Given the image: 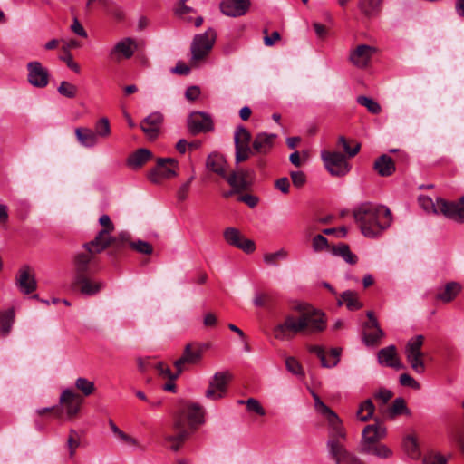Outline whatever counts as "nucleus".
Listing matches in <instances>:
<instances>
[{
	"instance_id": "10",
	"label": "nucleus",
	"mask_w": 464,
	"mask_h": 464,
	"mask_svg": "<svg viewBox=\"0 0 464 464\" xmlns=\"http://www.w3.org/2000/svg\"><path fill=\"white\" fill-rule=\"evenodd\" d=\"M321 158L324 167L333 176H344L350 170V166L343 154L337 151L322 150Z\"/></svg>"
},
{
	"instance_id": "42",
	"label": "nucleus",
	"mask_w": 464,
	"mask_h": 464,
	"mask_svg": "<svg viewBox=\"0 0 464 464\" xmlns=\"http://www.w3.org/2000/svg\"><path fill=\"white\" fill-rule=\"evenodd\" d=\"M333 253L343 257V260L350 265H354L357 262V256L351 252L349 246L345 244H341L334 247Z\"/></svg>"
},
{
	"instance_id": "3",
	"label": "nucleus",
	"mask_w": 464,
	"mask_h": 464,
	"mask_svg": "<svg viewBox=\"0 0 464 464\" xmlns=\"http://www.w3.org/2000/svg\"><path fill=\"white\" fill-rule=\"evenodd\" d=\"M298 310L300 311L299 316L288 315L283 324L275 328L274 335L276 339H288L290 334H313L324 329L325 322L323 314H318L307 305H299Z\"/></svg>"
},
{
	"instance_id": "52",
	"label": "nucleus",
	"mask_w": 464,
	"mask_h": 464,
	"mask_svg": "<svg viewBox=\"0 0 464 464\" xmlns=\"http://www.w3.org/2000/svg\"><path fill=\"white\" fill-rule=\"evenodd\" d=\"M156 369L160 375L169 378L170 381L177 379L181 373L178 371L176 372H172L171 370L163 362H158L156 364Z\"/></svg>"
},
{
	"instance_id": "51",
	"label": "nucleus",
	"mask_w": 464,
	"mask_h": 464,
	"mask_svg": "<svg viewBox=\"0 0 464 464\" xmlns=\"http://www.w3.org/2000/svg\"><path fill=\"white\" fill-rule=\"evenodd\" d=\"M130 245L131 248L141 254L150 255L153 251L152 246L146 241L138 240L135 242H130Z\"/></svg>"
},
{
	"instance_id": "56",
	"label": "nucleus",
	"mask_w": 464,
	"mask_h": 464,
	"mask_svg": "<svg viewBox=\"0 0 464 464\" xmlns=\"http://www.w3.org/2000/svg\"><path fill=\"white\" fill-rule=\"evenodd\" d=\"M194 177L192 176L179 188L177 197L179 201H183L188 198L190 185Z\"/></svg>"
},
{
	"instance_id": "35",
	"label": "nucleus",
	"mask_w": 464,
	"mask_h": 464,
	"mask_svg": "<svg viewBox=\"0 0 464 464\" xmlns=\"http://www.w3.org/2000/svg\"><path fill=\"white\" fill-rule=\"evenodd\" d=\"M327 448L329 450L330 456L335 459L337 463L342 462V459L348 451L345 447L340 442V440L334 439V440H328L327 441Z\"/></svg>"
},
{
	"instance_id": "25",
	"label": "nucleus",
	"mask_w": 464,
	"mask_h": 464,
	"mask_svg": "<svg viewBox=\"0 0 464 464\" xmlns=\"http://www.w3.org/2000/svg\"><path fill=\"white\" fill-rule=\"evenodd\" d=\"M227 391V377L224 373H216L210 382L206 397L211 400L222 398Z\"/></svg>"
},
{
	"instance_id": "29",
	"label": "nucleus",
	"mask_w": 464,
	"mask_h": 464,
	"mask_svg": "<svg viewBox=\"0 0 464 464\" xmlns=\"http://www.w3.org/2000/svg\"><path fill=\"white\" fill-rule=\"evenodd\" d=\"M384 336L383 331L380 325L370 326L363 325L362 339L366 345L374 346L380 343V340Z\"/></svg>"
},
{
	"instance_id": "58",
	"label": "nucleus",
	"mask_w": 464,
	"mask_h": 464,
	"mask_svg": "<svg viewBox=\"0 0 464 464\" xmlns=\"http://www.w3.org/2000/svg\"><path fill=\"white\" fill-rule=\"evenodd\" d=\"M293 184L297 187H303L306 182V176L303 171H291L290 173Z\"/></svg>"
},
{
	"instance_id": "43",
	"label": "nucleus",
	"mask_w": 464,
	"mask_h": 464,
	"mask_svg": "<svg viewBox=\"0 0 464 464\" xmlns=\"http://www.w3.org/2000/svg\"><path fill=\"white\" fill-rule=\"evenodd\" d=\"M411 414L409 409L407 408L406 406V402L405 401L399 397V398H396L393 401H392V406L390 407L389 409V414L393 417V416H396V415H401V414Z\"/></svg>"
},
{
	"instance_id": "47",
	"label": "nucleus",
	"mask_w": 464,
	"mask_h": 464,
	"mask_svg": "<svg viewBox=\"0 0 464 464\" xmlns=\"http://www.w3.org/2000/svg\"><path fill=\"white\" fill-rule=\"evenodd\" d=\"M75 387L81 391L84 396H89L94 392V383L83 377L76 379Z\"/></svg>"
},
{
	"instance_id": "12",
	"label": "nucleus",
	"mask_w": 464,
	"mask_h": 464,
	"mask_svg": "<svg viewBox=\"0 0 464 464\" xmlns=\"http://www.w3.org/2000/svg\"><path fill=\"white\" fill-rule=\"evenodd\" d=\"M205 347L203 345L195 343H188L185 346L182 356L176 360L174 366L179 372H182L187 369L188 365L198 364L201 359Z\"/></svg>"
},
{
	"instance_id": "30",
	"label": "nucleus",
	"mask_w": 464,
	"mask_h": 464,
	"mask_svg": "<svg viewBox=\"0 0 464 464\" xmlns=\"http://www.w3.org/2000/svg\"><path fill=\"white\" fill-rule=\"evenodd\" d=\"M460 290L461 285L459 283L450 282L437 293L436 298L443 303H450L455 299Z\"/></svg>"
},
{
	"instance_id": "2",
	"label": "nucleus",
	"mask_w": 464,
	"mask_h": 464,
	"mask_svg": "<svg viewBox=\"0 0 464 464\" xmlns=\"http://www.w3.org/2000/svg\"><path fill=\"white\" fill-rule=\"evenodd\" d=\"M204 422V410L195 402H184L180 405L175 416L172 432L164 434L165 441L169 444V450L178 451L188 436L186 423L195 428Z\"/></svg>"
},
{
	"instance_id": "38",
	"label": "nucleus",
	"mask_w": 464,
	"mask_h": 464,
	"mask_svg": "<svg viewBox=\"0 0 464 464\" xmlns=\"http://www.w3.org/2000/svg\"><path fill=\"white\" fill-rule=\"evenodd\" d=\"M234 246L242 249L246 254L252 253L256 249L253 240L244 238L237 229L234 228Z\"/></svg>"
},
{
	"instance_id": "44",
	"label": "nucleus",
	"mask_w": 464,
	"mask_h": 464,
	"mask_svg": "<svg viewBox=\"0 0 464 464\" xmlns=\"http://www.w3.org/2000/svg\"><path fill=\"white\" fill-rule=\"evenodd\" d=\"M357 102L366 107L367 110L372 114H379L382 111L380 104L370 97L359 96L357 97Z\"/></svg>"
},
{
	"instance_id": "36",
	"label": "nucleus",
	"mask_w": 464,
	"mask_h": 464,
	"mask_svg": "<svg viewBox=\"0 0 464 464\" xmlns=\"http://www.w3.org/2000/svg\"><path fill=\"white\" fill-rule=\"evenodd\" d=\"M328 422L331 426L330 440H345L346 434L343 430V427L342 426V422L339 417L336 414H332V419H330Z\"/></svg>"
},
{
	"instance_id": "24",
	"label": "nucleus",
	"mask_w": 464,
	"mask_h": 464,
	"mask_svg": "<svg viewBox=\"0 0 464 464\" xmlns=\"http://www.w3.org/2000/svg\"><path fill=\"white\" fill-rule=\"evenodd\" d=\"M277 135L273 133H257L253 140V154H266L274 147Z\"/></svg>"
},
{
	"instance_id": "8",
	"label": "nucleus",
	"mask_w": 464,
	"mask_h": 464,
	"mask_svg": "<svg viewBox=\"0 0 464 464\" xmlns=\"http://www.w3.org/2000/svg\"><path fill=\"white\" fill-rule=\"evenodd\" d=\"M424 343V337L421 334L411 338L405 348V354L411 367L417 373H422L425 371V364L423 362L424 353L421 347Z\"/></svg>"
},
{
	"instance_id": "50",
	"label": "nucleus",
	"mask_w": 464,
	"mask_h": 464,
	"mask_svg": "<svg viewBox=\"0 0 464 464\" xmlns=\"http://www.w3.org/2000/svg\"><path fill=\"white\" fill-rule=\"evenodd\" d=\"M236 199L239 202L245 203L251 208H254L259 201V198L256 196L250 193H238L237 194Z\"/></svg>"
},
{
	"instance_id": "18",
	"label": "nucleus",
	"mask_w": 464,
	"mask_h": 464,
	"mask_svg": "<svg viewBox=\"0 0 464 464\" xmlns=\"http://www.w3.org/2000/svg\"><path fill=\"white\" fill-rule=\"evenodd\" d=\"M137 45L132 38L127 37L118 42L110 52V57L120 61L122 57L130 59L135 53Z\"/></svg>"
},
{
	"instance_id": "54",
	"label": "nucleus",
	"mask_w": 464,
	"mask_h": 464,
	"mask_svg": "<svg viewBox=\"0 0 464 464\" xmlns=\"http://www.w3.org/2000/svg\"><path fill=\"white\" fill-rule=\"evenodd\" d=\"M246 408L249 411H253L257 413L258 415L264 416L266 414L265 409L262 407V405L259 403L258 401H256L254 398H249L246 401Z\"/></svg>"
},
{
	"instance_id": "19",
	"label": "nucleus",
	"mask_w": 464,
	"mask_h": 464,
	"mask_svg": "<svg viewBox=\"0 0 464 464\" xmlns=\"http://www.w3.org/2000/svg\"><path fill=\"white\" fill-rule=\"evenodd\" d=\"M309 352L316 354V356L320 359L321 364L324 368H333L335 367L340 362L341 349L340 348H332L330 350L329 357L330 360L327 359V355L323 347L318 345H312L309 347Z\"/></svg>"
},
{
	"instance_id": "6",
	"label": "nucleus",
	"mask_w": 464,
	"mask_h": 464,
	"mask_svg": "<svg viewBox=\"0 0 464 464\" xmlns=\"http://www.w3.org/2000/svg\"><path fill=\"white\" fill-rule=\"evenodd\" d=\"M216 37V32L212 28L194 36L190 46L191 66L197 67L205 62L214 46Z\"/></svg>"
},
{
	"instance_id": "45",
	"label": "nucleus",
	"mask_w": 464,
	"mask_h": 464,
	"mask_svg": "<svg viewBox=\"0 0 464 464\" xmlns=\"http://www.w3.org/2000/svg\"><path fill=\"white\" fill-rule=\"evenodd\" d=\"M285 367L288 372L296 375L298 377H304V372L303 370L302 365L295 357H286L285 358Z\"/></svg>"
},
{
	"instance_id": "46",
	"label": "nucleus",
	"mask_w": 464,
	"mask_h": 464,
	"mask_svg": "<svg viewBox=\"0 0 464 464\" xmlns=\"http://www.w3.org/2000/svg\"><path fill=\"white\" fill-rule=\"evenodd\" d=\"M94 133L97 134V139L107 138L111 134L110 122L107 118H102L95 124Z\"/></svg>"
},
{
	"instance_id": "28",
	"label": "nucleus",
	"mask_w": 464,
	"mask_h": 464,
	"mask_svg": "<svg viewBox=\"0 0 464 464\" xmlns=\"http://www.w3.org/2000/svg\"><path fill=\"white\" fill-rule=\"evenodd\" d=\"M75 136L78 142L86 148H92L98 144L97 134L89 128H76Z\"/></svg>"
},
{
	"instance_id": "62",
	"label": "nucleus",
	"mask_w": 464,
	"mask_h": 464,
	"mask_svg": "<svg viewBox=\"0 0 464 464\" xmlns=\"http://www.w3.org/2000/svg\"><path fill=\"white\" fill-rule=\"evenodd\" d=\"M201 93V90L198 85L189 86L185 92V97L188 101H196Z\"/></svg>"
},
{
	"instance_id": "11",
	"label": "nucleus",
	"mask_w": 464,
	"mask_h": 464,
	"mask_svg": "<svg viewBox=\"0 0 464 464\" xmlns=\"http://www.w3.org/2000/svg\"><path fill=\"white\" fill-rule=\"evenodd\" d=\"M251 140L250 131L242 125L237 126L234 132L236 160L237 162L245 161L253 155V146H250Z\"/></svg>"
},
{
	"instance_id": "53",
	"label": "nucleus",
	"mask_w": 464,
	"mask_h": 464,
	"mask_svg": "<svg viewBox=\"0 0 464 464\" xmlns=\"http://www.w3.org/2000/svg\"><path fill=\"white\" fill-rule=\"evenodd\" d=\"M286 257V252L283 249L278 250L275 253H267L264 256V261L267 265L276 266L277 259H285Z\"/></svg>"
},
{
	"instance_id": "1",
	"label": "nucleus",
	"mask_w": 464,
	"mask_h": 464,
	"mask_svg": "<svg viewBox=\"0 0 464 464\" xmlns=\"http://www.w3.org/2000/svg\"><path fill=\"white\" fill-rule=\"evenodd\" d=\"M353 216L362 235L369 238L380 236L392 224L390 209L372 202L358 205Z\"/></svg>"
},
{
	"instance_id": "15",
	"label": "nucleus",
	"mask_w": 464,
	"mask_h": 464,
	"mask_svg": "<svg viewBox=\"0 0 464 464\" xmlns=\"http://www.w3.org/2000/svg\"><path fill=\"white\" fill-rule=\"evenodd\" d=\"M188 126L192 134H198L213 130V121L208 113L194 111L188 119Z\"/></svg>"
},
{
	"instance_id": "21",
	"label": "nucleus",
	"mask_w": 464,
	"mask_h": 464,
	"mask_svg": "<svg viewBox=\"0 0 464 464\" xmlns=\"http://www.w3.org/2000/svg\"><path fill=\"white\" fill-rule=\"evenodd\" d=\"M378 362L386 367H391L394 369H401L403 367L402 363L400 362V359L397 354V349L395 345H390L385 348L381 349L377 354Z\"/></svg>"
},
{
	"instance_id": "17",
	"label": "nucleus",
	"mask_w": 464,
	"mask_h": 464,
	"mask_svg": "<svg viewBox=\"0 0 464 464\" xmlns=\"http://www.w3.org/2000/svg\"><path fill=\"white\" fill-rule=\"evenodd\" d=\"M376 49L367 44L358 45L350 54V61L358 68H365L370 63Z\"/></svg>"
},
{
	"instance_id": "55",
	"label": "nucleus",
	"mask_w": 464,
	"mask_h": 464,
	"mask_svg": "<svg viewBox=\"0 0 464 464\" xmlns=\"http://www.w3.org/2000/svg\"><path fill=\"white\" fill-rule=\"evenodd\" d=\"M339 143L342 145L343 150L346 152V154L349 157H354L359 152V150H360V144L359 143H356L353 148H351L349 146L348 141L346 140V139L343 136H341L339 138Z\"/></svg>"
},
{
	"instance_id": "32",
	"label": "nucleus",
	"mask_w": 464,
	"mask_h": 464,
	"mask_svg": "<svg viewBox=\"0 0 464 464\" xmlns=\"http://www.w3.org/2000/svg\"><path fill=\"white\" fill-rule=\"evenodd\" d=\"M152 157L151 152L147 149H139L128 158V166L133 169L143 166Z\"/></svg>"
},
{
	"instance_id": "34",
	"label": "nucleus",
	"mask_w": 464,
	"mask_h": 464,
	"mask_svg": "<svg viewBox=\"0 0 464 464\" xmlns=\"http://www.w3.org/2000/svg\"><path fill=\"white\" fill-rule=\"evenodd\" d=\"M343 304L351 311L358 310L362 307L357 294L350 290L344 291L338 299V305H343Z\"/></svg>"
},
{
	"instance_id": "23",
	"label": "nucleus",
	"mask_w": 464,
	"mask_h": 464,
	"mask_svg": "<svg viewBox=\"0 0 464 464\" xmlns=\"http://www.w3.org/2000/svg\"><path fill=\"white\" fill-rule=\"evenodd\" d=\"M16 285L24 295L31 294L36 289V281L31 275L29 266H24L20 268L16 276Z\"/></svg>"
},
{
	"instance_id": "57",
	"label": "nucleus",
	"mask_w": 464,
	"mask_h": 464,
	"mask_svg": "<svg viewBox=\"0 0 464 464\" xmlns=\"http://www.w3.org/2000/svg\"><path fill=\"white\" fill-rule=\"evenodd\" d=\"M312 245L314 251H322L328 247V240L323 235H316L313 238Z\"/></svg>"
},
{
	"instance_id": "14",
	"label": "nucleus",
	"mask_w": 464,
	"mask_h": 464,
	"mask_svg": "<svg viewBox=\"0 0 464 464\" xmlns=\"http://www.w3.org/2000/svg\"><path fill=\"white\" fill-rule=\"evenodd\" d=\"M28 82L36 88H44L49 83V72L41 63L33 61L27 63Z\"/></svg>"
},
{
	"instance_id": "61",
	"label": "nucleus",
	"mask_w": 464,
	"mask_h": 464,
	"mask_svg": "<svg viewBox=\"0 0 464 464\" xmlns=\"http://www.w3.org/2000/svg\"><path fill=\"white\" fill-rule=\"evenodd\" d=\"M392 397V392L385 388H381L374 393V398L380 401L382 404L387 403Z\"/></svg>"
},
{
	"instance_id": "20",
	"label": "nucleus",
	"mask_w": 464,
	"mask_h": 464,
	"mask_svg": "<svg viewBox=\"0 0 464 464\" xmlns=\"http://www.w3.org/2000/svg\"><path fill=\"white\" fill-rule=\"evenodd\" d=\"M112 242V238L108 234L107 229H102L96 237L90 242L84 243L82 248L90 249L93 255L97 256L98 254L105 250Z\"/></svg>"
},
{
	"instance_id": "60",
	"label": "nucleus",
	"mask_w": 464,
	"mask_h": 464,
	"mask_svg": "<svg viewBox=\"0 0 464 464\" xmlns=\"http://www.w3.org/2000/svg\"><path fill=\"white\" fill-rule=\"evenodd\" d=\"M447 459L440 454H428L423 458V464H446Z\"/></svg>"
},
{
	"instance_id": "64",
	"label": "nucleus",
	"mask_w": 464,
	"mask_h": 464,
	"mask_svg": "<svg viewBox=\"0 0 464 464\" xmlns=\"http://www.w3.org/2000/svg\"><path fill=\"white\" fill-rule=\"evenodd\" d=\"M342 462L344 464H366L359 457L349 451L343 456Z\"/></svg>"
},
{
	"instance_id": "40",
	"label": "nucleus",
	"mask_w": 464,
	"mask_h": 464,
	"mask_svg": "<svg viewBox=\"0 0 464 464\" xmlns=\"http://www.w3.org/2000/svg\"><path fill=\"white\" fill-rule=\"evenodd\" d=\"M374 409L375 407L372 400L367 399L366 401L361 403L356 412V416L361 421H367L372 417Z\"/></svg>"
},
{
	"instance_id": "16",
	"label": "nucleus",
	"mask_w": 464,
	"mask_h": 464,
	"mask_svg": "<svg viewBox=\"0 0 464 464\" xmlns=\"http://www.w3.org/2000/svg\"><path fill=\"white\" fill-rule=\"evenodd\" d=\"M82 401L81 396L72 389L64 390L60 396V403L64 407L69 418L78 413Z\"/></svg>"
},
{
	"instance_id": "59",
	"label": "nucleus",
	"mask_w": 464,
	"mask_h": 464,
	"mask_svg": "<svg viewBox=\"0 0 464 464\" xmlns=\"http://www.w3.org/2000/svg\"><path fill=\"white\" fill-rule=\"evenodd\" d=\"M400 383H401V385L405 386V387H411L413 389L420 388L419 382L414 378H412L411 375H409L407 373H403L400 376Z\"/></svg>"
},
{
	"instance_id": "37",
	"label": "nucleus",
	"mask_w": 464,
	"mask_h": 464,
	"mask_svg": "<svg viewBox=\"0 0 464 464\" xmlns=\"http://www.w3.org/2000/svg\"><path fill=\"white\" fill-rule=\"evenodd\" d=\"M14 313L12 309L0 312V333L3 336H6L13 326Z\"/></svg>"
},
{
	"instance_id": "26",
	"label": "nucleus",
	"mask_w": 464,
	"mask_h": 464,
	"mask_svg": "<svg viewBox=\"0 0 464 464\" xmlns=\"http://www.w3.org/2000/svg\"><path fill=\"white\" fill-rule=\"evenodd\" d=\"M162 115L159 112H153L142 121L140 128L148 138L154 139L159 133Z\"/></svg>"
},
{
	"instance_id": "48",
	"label": "nucleus",
	"mask_w": 464,
	"mask_h": 464,
	"mask_svg": "<svg viewBox=\"0 0 464 464\" xmlns=\"http://www.w3.org/2000/svg\"><path fill=\"white\" fill-rule=\"evenodd\" d=\"M58 92L66 98H74L77 95V87L66 81H63L57 89Z\"/></svg>"
},
{
	"instance_id": "7",
	"label": "nucleus",
	"mask_w": 464,
	"mask_h": 464,
	"mask_svg": "<svg viewBox=\"0 0 464 464\" xmlns=\"http://www.w3.org/2000/svg\"><path fill=\"white\" fill-rule=\"evenodd\" d=\"M72 267L73 277L92 276L98 270V257L90 249L82 248L73 256Z\"/></svg>"
},
{
	"instance_id": "49",
	"label": "nucleus",
	"mask_w": 464,
	"mask_h": 464,
	"mask_svg": "<svg viewBox=\"0 0 464 464\" xmlns=\"http://www.w3.org/2000/svg\"><path fill=\"white\" fill-rule=\"evenodd\" d=\"M250 0H234V17L245 15L250 9Z\"/></svg>"
},
{
	"instance_id": "33",
	"label": "nucleus",
	"mask_w": 464,
	"mask_h": 464,
	"mask_svg": "<svg viewBox=\"0 0 464 464\" xmlns=\"http://www.w3.org/2000/svg\"><path fill=\"white\" fill-rule=\"evenodd\" d=\"M383 0H360L358 7L367 17L376 16L382 10Z\"/></svg>"
},
{
	"instance_id": "22",
	"label": "nucleus",
	"mask_w": 464,
	"mask_h": 464,
	"mask_svg": "<svg viewBox=\"0 0 464 464\" xmlns=\"http://www.w3.org/2000/svg\"><path fill=\"white\" fill-rule=\"evenodd\" d=\"M72 286L79 287L80 292L85 295H94L103 288V283L91 279V276L73 277Z\"/></svg>"
},
{
	"instance_id": "27",
	"label": "nucleus",
	"mask_w": 464,
	"mask_h": 464,
	"mask_svg": "<svg viewBox=\"0 0 464 464\" xmlns=\"http://www.w3.org/2000/svg\"><path fill=\"white\" fill-rule=\"evenodd\" d=\"M373 168L382 177L391 176L395 171V164L392 157L386 154L380 156L375 160Z\"/></svg>"
},
{
	"instance_id": "9",
	"label": "nucleus",
	"mask_w": 464,
	"mask_h": 464,
	"mask_svg": "<svg viewBox=\"0 0 464 464\" xmlns=\"http://www.w3.org/2000/svg\"><path fill=\"white\" fill-rule=\"evenodd\" d=\"M179 163L173 158H159L156 167L148 175L149 179L155 184H160L164 179L176 177Z\"/></svg>"
},
{
	"instance_id": "41",
	"label": "nucleus",
	"mask_w": 464,
	"mask_h": 464,
	"mask_svg": "<svg viewBox=\"0 0 464 464\" xmlns=\"http://www.w3.org/2000/svg\"><path fill=\"white\" fill-rule=\"evenodd\" d=\"M82 444V435L75 430L71 429L69 430V436L66 441V445L69 450V455L72 458L75 455L76 450Z\"/></svg>"
},
{
	"instance_id": "39",
	"label": "nucleus",
	"mask_w": 464,
	"mask_h": 464,
	"mask_svg": "<svg viewBox=\"0 0 464 464\" xmlns=\"http://www.w3.org/2000/svg\"><path fill=\"white\" fill-rule=\"evenodd\" d=\"M403 448L410 458L413 459H417L420 458V451L419 449L417 440L414 436L408 435L407 437H405L403 440Z\"/></svg>"
},
{
	"instance_id": "5",
	"label": "nucleus",
	"mask_w": 464,
	"mask_h": 464,
	"mask_svg": "<svg viewBox=\"0 0 464 464\" xmlns=\"http://www.w3.org/2000/svg\"><path fill=\"white\" fill-rule=\"evenodd\" d=\"M206 168L217 175L215 183L225 198L232 196V169L226 158L218 153H210L206 160Z\"/></svg>"
},
{
	"instance_id": "63",
	"label": "nucleus",
	"mask_w": 464,
	"mask_h": 464,
	"mask_svg": "<svg viewBox=\"0 0 464 464\" xmlns=\"http://www.w3.org/2000/svg\"><path fill=\"white\" fill-rule=\"evenodd\" d=\"M275 186L277 189H279L284 194H287L289 192L290 184H289V180L286 177L278 179L276 181Z\"/></svg>"
},
{
	"instance_id": "31",
	"label": "nucleus",
	"mask_w": 464,
	"mask_h": 464,
	"mask_svg": "<svg viewBox=\"0 0 464 464\" xmlns=\"http://www.w3.org/2000/svg\"><path fill=\"white\" fill-rule=\"evenodd\" d=\"M252 180V172L250 170L234 171V195L240 193L241 190L247 188Z\"/></svg>"
},
{
	"instance_id": "13",
	"label": "nucleus",
	"mask_w": 464,
	"mask_h": 464,
	"mask_svg": "<svg viewBox=\"0 0 464 464\" xmlns=\"http://www.w3.org/2000/svg\"><path fill=\"white\" fill-rule=\"evenodd\" d=\"M435 206L436 213H441L457 223H464V206H461V204L437 198Z\"/></svg>"
},
{
	"instance_id": "4",
	"label": "nucleus",
	"mask_w": 464,
	"mask_h": 464,
	"mask_svg": "<svg viewBox=\"0 0 464 464\" xmlns=\"http://www.w3.org/2000/svg\"><path fill=\"white\" fill-rule=\"evenodd\" d=\"M387 435L386 427L381 423L369 424L364 427L358 446V452L364 455H373L379 459H390L393 451L380 440Z\"/></svg>"
}]
</instances>
